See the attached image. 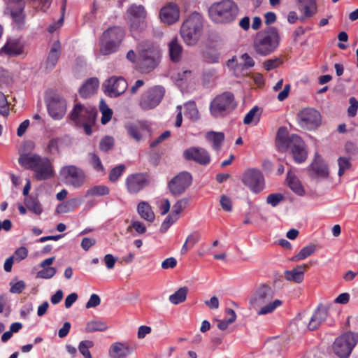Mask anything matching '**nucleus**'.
<instances>
[{
    "label": "nucleus",
    "instance_id": "obj_28",
    "mask_svg": "<svg viewBox=\"0 0 358 358\" xmlns=\"http://www.w3.org/2000/svg\"><path fill=\"white\" fill-rule=\"evenodd\" d=\"M130 353L129 346L120 342L113 343L108 350V355L112 358H124Z\"/></svg>",
    "mask_w": 358,
    "mask_h": 358
},
{
    "label": "nucleus",
    "instance_id": "obj_48",
    "mask_svg": "<svg viewBox=\"0 0 358 358\" xmlns=\"http://www.w3.org/2000/svg\"><path fill=\"white\" fill-rule=\"evenodd\" d=\"M114 138L106 136L99 143V149L103 152H108L113 148Z\"/></svg>",
    "mask_w": 358,
    "mask_h": 358
},
{
    "label": "nucleus",
    "instance_id": "obj_42",
    "mask_svg": "<svg viewBox=\"0 0 358 358\" xmlns=\"http://www.w3.org/2000/svg\"><path fill=\"white\" fill-rule=\"evenodd\" d=\"M62 138L59 137L51 138L47 145L45 149L46 152L50 155L55 154L59 155V145L62 143Z\"/></svg>",
    "mask_w": 358,
    "mask_h": 358
},
{
    "label": "nucleus",
    "instance_id": "obj_19",
    "mask_svg": "<svg viewBox=\"0 0 358 358\" xmlns=\"http://www.w3.org/2000/svg\"><path fill=\"white\" fill-rule=\"evenodd\" d=\"M149 184L148 177L143 173L129 175L125 180L127 190L130 194H137Z\"/></svg>",
    "mask_w": 358,
    "mask_h": 358
},
{
    "label": "nucleus",
    "instance_id": "obj_57",
    "mask_svg": "<svg viewBox=\"0 0 358 358\" xmlns=\"http://www.w3.org/2000/svg\"><path fill=\"white\" fill-rule=\"evenodd\" d=\"M282 61L280 58H275L273 59H268L263 63V66L266 71H271L276 67H278Z\"/></svg>",
    "mask_w": 358,
    "mask_h": 358
},
{
    "label": "nucleus",
    "instance_id": "obj_38",
    "mask_svg": "<svg viewBox=\"0 0 358 358\" xmlns=\"http://www.w3.org/2000/svg\"><path fill=\"white\" fill-rule=\"evenodd\" d=\"M188 294V288L182 287L179 288L174 294L169 296V301L171 303L177 305L185 301Z\"/></svg>",
    "mask_w": 358,
    "mask_h": 358
},
{
    "label": "nucleus",
    "instance_id": "obj_33",
    "mask_svg": "<svg viewBox=\"0 0 358 358\" xmlns=\"http://www.w3.org/2000/svg\"><path fill=\"white\" fill-rule=\"evenodd\" d=\"M82 203V200L78 198H73L59 204L57 207L58 213H66L73 211L78 206Z\"/></svg>",
    "mask_w": 358,
    "mask_h": 358
},
{
    "label": "nucleus",
    "instance_id": "obj_21",
    "mask_svg": "<svg viewBox=\"0 0 358 358\" xmlns=\"http://www.w3.org/2000/svg\"><path fill=\"white\" fill-rule=\"evenodd\" d=\"M161 21L167 25H171L179 20L180 8L178 6L173 2L167 3L164 6L159 12Z\"/></svg>",
    "mask_w": 358,
    "mask_h": 358
},
{
    "label": "nucleus",
    "instance_id": "obj_16",
    "mask_svg": "<svg viewBox=\"0 0 358 358\" xmlns=\"http://www.w3.org/2000/svg\"><path fill=\"white\" fill-rule=\"evenodd\" d=\"M96 114L95 108L85 107L80 103H77L69 114V117L78 125L85 122H95Z\"/></svg>",
    "mask_w": 358,
    "mask_h": 358
},
{
    "label": "nucleus",
    "instance_id": "obj_27",
    "mask_svg": "<svg viewBox=\"0 0 358 358\" xmlns=\"http://www.w3.org/2000/svg\"><path fill=\"white\" fill-rule=\"evenodd\" d=\"M99 81L96 78H90L80 87L79 94L81 97L87 98L93 95L97 90Z\"/></svg>",
    "mask_w": 358,
    "mask_h": 358
},
{
    "label": "nucleus",
    "instance_id": "obj_34",
    "mask_svg": "<svg viewBox=\"0 0 358 358\" xmlns=\"http://www.w3.org/2000/svg\"><path fill=\"white\" fill-rule=\"evenodd\" d=\"M145 130L148 132L150 131L148 128L141 122L131 124L127 127L128 134L136 141H139L141 139V133Z\"/></svg>",
    "mask_w": 358,
    "mask_h": 358
},
{
    "label": "nucleus",
    "instance_id": "obj_49",
    "mask_svg": "<svg viewBox=\"0 0 358 358\" xmlns=\"http://www.w3.org/2000/svg\"><path fill=\"white\" fill-rule=\"evenodd\" d=\"M199 239H200V236L197 232L192 233V234H189L187 236L186 241L185 242V243L182 245V253L185 254L188 250L187 243H189L191 245V246H193L199 242Z\"/></svg>",
    "mask_w": 358,
    "mask_h": 358
},
{
    "label": "nucleus",
    "instance_id": "obj_61",
    "mask_svg": "<svg viewBox=\"0 0 358 358\" xmlns=\"http://www.w3.org/2000/svg\"><path fill=\"white\" fill-rule=\"evenodd\" d=\"M28 255V250L25 247L17 248L14 253V257L18 262L24 259Z\"/></svg>",
    "mask_w": 358,
    "mask_h": 358
},
{
    "label": "nucleus",
    "instance_id": "obj_36",
    "mask_svg": "<svg viewBox=\"0 0 358 358\" xmlns=\"http://www.w3.org/2000/svg\"><path fill=\"white\" fill-rule=\"evenodd\" d=\"M287 182L290 189L299 195H302L304 192L303 186L297 177L291 171L287 173Z\"/></svg>",
    "mask_w": 358,
    "mask_h": 358
},
{
    "label": "nucleus",
    "instance_id": "obj_53",
    "mask_svg": "<svg viewBox=\"0 0 358 358\" xmlns=\"http://www.w3.org/2000/svg\"><path fill=\"white\" fill-rule=\"evenodd\" d=\"M339 170H338V176H342L345 170L350 169L351 167V164L348 159L345 157H339L338 159Z\"/></svg>",
    "mask_w": 358,
    "mask_h": 358
},
{
    "label": "nucleus",
    "instance_id": "obj_55",
    "mask_svg": "<svg viewBox=\"0 0 358 358\" xmlns=\"http://www.w3.org/2000/svg\"><path fill=\"white\" fill-rule=\"evenodd\" d=\"M10 292L14 294H20L25 288V282L23 280H19L16 282L11 281L10 282Z\"/></svg>",
    "mask_w": 358,
    "mask_h": 358
},
{
    "label": "nucleus",
    "instance_id": "obj_26",
    "mask_svg": "<svg viewBox=\"0 0 358 358\" xmlns=\"http://www.w3.org/2000/svg\"><path fill=\"white\" fill-rule=\"evenodd\" d=\"M310 169L317 177L326 178L329 176L328 166L318 154L315 155V159L310 165Z\"/></svg>",
    "mask_w": 358,
    "mask_h": 358
},
{
    "label": "nucleus",
    "instance_id": "obj_62",
    "mask_svg": "<svg viewBox=\"0 0 358 358\" xmlns=\"http://www.w3.org/2000/svg\"><path fill=\"white\" fill-rule=\"evenodd\" d=\"M101 303L100 297L96 294H92L90 296L89 301L87 302L85 307L86 308H91L98 306Z\"/></svg>",
    "mask_w": 358,
    "mask_h": 358
},
{
    "label": "nucleus",
    "instance_id": "obj_59",
    "mask_svg": "<svg viewBox=\"0 0 358 358\" xmlns=\"http://www.w3.org/2000/svg\"><path fill=\"white\" fill-rule=\"evenodd\" d=\"M349 102L350 105L348 109V115L350 117H355L358 109V101L355 97H351Z\"/></svg>",
    "mask_w": 358,
    "mask_h": 358
},
{
    "label": "nucleus",
    "instance_id": "obj_20",
    "mask_svg": "<svg viewBox=\"0 0 358 358\" xmlns=\"http://www.w3.org/2000/svg\"><path fill=\"white\" fill-rule=\"evenodd\" d=\"M104 92L110 97H117L123 94L127 87V83L122 77H111L104 85Z\"/></svg>",
    "mask_w": 358,
    "mask_h": 358
},
{
    "label": "nucleus",
    "instance_id": "obj_60",
    "mask_svg": "<svg viewBox=\"0 0 358 358\" xmlns=\"http://www.w3.org/2000/svg\"><path fill=\"white\" fill-rule=\"evenodd\" d=\"M134 229L138 234H144L146 231V227L144 224L140 221H132L131 225L128 227L129 229Z\"/></svg>",
    "mask_w": 358,
    "mask_h": 358
},
{
    "label": "nucleus",
    "instance_id": "obj_6",
    "mask_svg": "<svg viewBox=\"0 0 358 358\" xmlns=\"http://www.w3.org/2000/svg\"><path fill=\"white\" fill-rule=\"evenodd\" d=\"M279 42L280 35L278 29L274 27H269L257 34L253 48L257 54L267 56L278 48Z\"/></svg>",
    "mask_w": 358,
    "mask_h": 358
},
{
    "label": "nucleus",
    "instance_id": "obj_46",
    "mask_svg": "<svg viewBox=\"0 0 358 358\" xmlns=\"http://www.w3.org/2000/svg\"><path fill=\"white\" fill-rule=\"evenodd\" d=\"M125 170L124 164H120L111 169L109 173V180L112 182H115L118 180L119 178L122 175Z\"/></svg>",
    "mask_w": 358,
    "mask_h": 358
},
{
    "label": "nucleus",
    "instance_id": "obj_54",
    "mask_svg": "<svg viewBox=\"0 0 358 358\" xmlns=\"http://www.w3.org/2000/svg\"><path fill=\"white\" fill-rule=\"evenodd\" d=\"M56 273V269L54 267L44 268L37 273V277L44 279H48L53 277Z\"/></svg>",
    "mask_w": 358,
    "mask_h": 358
},
{
    "label": "nucleus",
    "instance_id": "obj_51",
    "mask_svg": "<svg viewBox=\"0 0 358 358\" xmlns=\"http://www.w3.org/2000/svg\"><path fill=\"white\" fill-rule=\"evenodd\" d=\"M178 219L175 217L172 213H170L162 222L160 227V232L166 233L170 228L171 224L176 222Z\"/></svg>",
    "mask_w": 358,
    "mask_h": 358
},
{
    "label": "nucleus",
    "instance_id": "obj_8",
    "mask_svg": "<svg viewBox=\"0 0 358 358\" xmlns=\"http://www.w3.org/2000/svg\"><path fill=\"white\" fill-rule=\"evenodd\" d=\"M236 107L234 94L226 92L217 96L210 103V113L215 117H223Z\"/></svg>",
    "mask_w": 358,
    "mask_h": 358
},
{
    "label": "nucleus",
    "instance_id": "obj_24",
    "mask_svg": "<svg viewBox=\"0 0 358 358\" xmlns=\"http://www.w3.org/2000/svg\"><path fill=\"white\" fill-rule=\"evenodd\" d=\"M23 52V48L20 42L15 39H9L0 49V55L16 57Z\"/></svg>",
    "mask_w": 358,
    "mask_h": 358
},
{
    "label": "nucleus",
    "instance_id": "obj_22",
    "mask_svg": "<svg viewBox=\"0 0 358 358\" xmlns=\"http://www.w3.org/2000/svg\"><path fill=\"white\" fill-rule=\"evenodd\" d=\"M183 156L186 160L194 161L196 163L206 166L210 162V157L208 152L203 148L191 147L185 150Z\"/></svg>",
    "mask_w": 358,
    "mask_h": 358
},
{
    "label": "nucleus",
    "instance_id": "obj_18",
    "mask_svg": "<svg viewBox=\"0 0 358 358\" xmlns=\"http://www.w3.org/2000/svg\"><path fill=\"white\" fill-rule=\"evenodd\" d=\"M299 125L307 129H314L321 124V115L320 113L310 108H304L298 114Z\"/></svg>",
    "mask_w": 358,
    "mask_h": 358
},
{
    "label": "nucleus",
    "instance_id": "obj_12",
    "mask_svg": "<svg viewBox=\"0 0 358 358\" xmlns=\"http://www.w3.org/2000/svg\"><path fill=\"white\" fill-rule=\"evenodd\" d=\"M358 341V334L347 332L336 339L333 349L340 357H348Z\"/></svg>",
    "mask_w": 358,
    "mask_h": 358
},
{
    "label": "nucleus",
    "instance_id": "obj_7",
    "mask_svg": "<svg viewBox=\"0 0 358 358\" xmlns=\"http://www.w3.org/2000/svg\"><path fill=\"white\" fill-rule=\"evenodd\" d=\"M238 6L231 0H224L211 5L209 15L217 22L224 23L233 21L238 14Z\"/></svg>",
    "mask_w": 358,
    "mask_h": 358
},
{
    "label": "nucleus",
    "instance_id": "obj_9",
    "mask_svg": "<svg viewBox=\"0 0 358 358\" xmlns=\"http://www.w3.org/2000/svg\"><path fill=\"white\" fill-rule=\"evenodd\" d=\"M139 64L138 67L142 73H149L156 66L155 57L156 48L153 43L143 42L138 45Z\"/></svg>",
    "mask_w": 358,
    "mask_h": 358
},
{
    "label": "nucleus",
    "instance_id": "obj_41",
    "mask_svg": "<svg viewBox=\"0 0 358 358\" xmlns=\"http://www.w3.org/2000/svg\"><path fill=\"white\" fill-rule=\"evenodd\" d=\"M99 110L102 114L101 119V124H106L111 120L113 116V110L108 107V106L103 99L100 101Z\"/></svg>",
    "mask_w": 358,
    "mask_h": 358
},
{
    "label": "nucleus",
    "instance_id": "obj_37",
    "mask_svg": "<svg viewBox=\"0 0 358 358\" xmlns=\"http://www.w3.org/2000/svg\"><path fill=\"white\" fill-rule=\"evenodd\" d=\"M24 204L27 208L35 213L36 215H41L43 212V208L36 197L29 196L25 198Z\"/></svg>",
    "mask_w": 358,
    "mask_h": 358
},
{
    "label": "nucleus",
    "instance_id": "obj_2",
    "mask_svg": "<svg viewBox=\"0 0 358 358\" xmlns=\"http://www.w3.org/2000/svg\"><path fill=\"white\" fill-rule=\"evenodd\" d=\"M275 145L280 151L289 150L296 163L303 162L307 158L308 153L303 140L296 134L288 136V131L285 127H282L278 129Z\"/></svg>",
    "mask_w": 358,
    "mask_h": 358
},
{
    "label": "nucleus",
    "instance_id": "obj_13",
    "mask_svg": "<svg viewBox=\"0 0 358 358\" xmlns=\"http://www.w3.org/2000/svg\"><path fill=\"white\" fill-rule=\"evenodd\" d=\"M59 175L65 184L75 188L80 187L85 180V174L83 170L74 165L63 166L59 171Z\"/></svg>",
    "mask_w": 358,
    "mask_h": 358
},
{
    "label": "nucleus",
    "instance_id": "obj_25",
    "mask_svg": "<svg viewBox=\"0 0 358 358\" xmlns=\"http://www.w3.org/2000/svg\"><path fill=\"white\" fill-rule=\"evenodd\" d=\"M308 265H299L292 270H287L284 272V278L285 280L294 283H301L304 279V273Z\"/></svg>",
    "mask_w": 358,
    "mask_h": 358
},
{
    "label": "nucleus",
    "instance_id": "obj_50",
    "mask_svg": "<svg viewBox=\"0 0 358 358\" xmlns=\"http://www.w3.org/2000/svg\"><path fill=\"white\" fill-rule=\"evenodd\" d=\"M9 104L6 95L0 92V114L3 117L9 115Z\"/></svg>",
    "mask_w": 358,
    "mask_h": 358
},
{
    "label": "nucleus",
    "instance_id": "obj_52",
    "mask_svg": "<svg viewBox=\"0 0 358 358\" xmlns=\"http://www.w3.org/2000/svg\"><path fill=\"white\" fill-rule=\"evenodd\" d=\"M90 164L96 171H103L104 168L102 165L99 157L95 153H90Z\"/></svg>",
    "mask_w": 358,
    "mask_h": 358
},
{
    "label": "nucleus",
    "instance_id": "obj_32",
    "mask_svg": "<svg viewBox=\"0 0 358 358\" xmlns=\"http://www.w3.org/2000/svg\"><path fill=\"white\" fill-rule=\"evenodd\" d=\"M208 142L212 143L213 148L215 151H220L224 140V134L222 132L208 131L206 134Z\"/></svg>",
    "mask_w": 358,
    "mask_h": 358
},
{
    "label": "nucleus",
    "instance_id": "obj_58",
    "mask_svg": "<svg viewBox=\"0 0 358 358\" xmlns=\"http://www.w3.org/2000/svg\"><path fill=\"white\" fill-rule=\"evenodd\" d=\"M283 200V196L281 194H271L268 196L266 201L273 206H277Z\"/></svg>",
    "mask_w": 358,
    "mask_h": 358
},
{
    "label": "nucleus",
    "instance_id": "obj_56",
    "mask_svg": "<svg viewBox=\"0 0 358 358\" xmlns=\"http://www.w3.org/2000/svg\"><path fill=\"white\" fill-rule=\"evenodd\" d=\"M35 148V143L32 141H28L24 143L22 149L19 151V157L23 154H34L32 151Z\"/></svg>",
    "mask_w": 358,
    "mask_h": 358
},
{
    "label": "nucleus",
    "instance_id": "obj_11",
    "mask_svg": "<svg viewBox=\"0 0 358 358\" xmlns=\"http://www.w3.org/2000/svg\"><path fill=\"white\" fill-rule=\"evenodd\" d=\"M131 31H141L147 27V12L143 5L131 4L127 10Z\"/></svg>",
    "mask_w": 358,
    "mask_h": 358
},
{
    "label": "nucleus",
    "instance_id": "obj_39",
    "mask_svg": "<svg viewBox=\"0 0 358 358\" xmlns=\"http://www.w3.org/2000/svg\"><path fill=\"white\" fill-rule=\"evenodd\" d=\"M108 329L107 324L101 320H91L85 327V331L92 333L95 331H104Z\"/></svg>",
    "mask_w": 358,
    "mask_h": 358
},
{
    "label": "nucleus",
    "instance_id": "obj_47",
    "mask_svg": "<svg viewBox=\"0 0 358 358\" xmlns=\"http://www.w3.org/2000/svg\"><path fill=\"white\" fill-rule=\"evenodd\" d=\"M185 108L187 109L186 115L191 119L196 120L199 118V113L194 101L188 102L185 104Z\"/></svg>",
    "mask_w": 358,
    "mask_h": 358
},
{
    "label": "nucleus",
    "instance_id": "obj_5",
    "mask_svg": "<svg viewBox=\"0 0 358 358\" xmlns=\"http://www.w3.org/2000/svg\"><path fill=\"white\" fill-rule=\"evenodd\" d=\"M125 37V31L120 26H113L106 29L99 38V52L108 56L118 51Z\"/></svg>",
    "mask_w": 358,
    "mask_h": 358
},
{
    "label": "nucleus",
    "instance_id": "obj_23",
    "mask_svg": "<svg viewBox=\"0 0 358 358\" xmlns=\"http://www.w3.org/2000/svg\"><path fill=\"white\" fill-rule=\"evenodd\" d=\"M140 106L143 110L153 109L157 106V88L152 87L145 92L141 98Z\"/></svg>",
    "mask_w": 358,
    "mask_h": 358
},
{
    "label": "nucleus",
    "instance_id": "obj_17",
    "mask_svg": "<svg viewBox=\"0 0 358 358\" xmlns=\"http://www.w3.org/2000/svg\"><path fill=\"white\" fill-rule=\"evenodd\" d=\"M242 182L255 194L259 193L264 189V178L262 172L257 169L247 170L243 176Z\"/></svg>",
    "mask_w": 358,
    "mask_h": 358
},
{
    "label": "nucleus",
    "instance_id": "obj_10",
    "mask_svg": "<svg viewBox=\"0 0 358 358\" xmlns=\"http://www.w3.org/2000/svg\"><path fill=\"white\" fill-rule=\"evenodd\" d=\"M327 317V309L323 306H319L311 316L299 314L296 322L299 327H306L309 331H314L319 328Z\"/></svg>",
    "mask_w": 358,
    "mask_h": 358
},
{
    "label": "nucleus",
    "instance_id": "obj_45",
    "mask_svg": "<svg viewBox=\"0 0 358 358\" xmlns=\"http://www.w3.org/2000/svg\"><path fill=\"white\" fill-rule=\"evenodd\" d=\"M94 346V342L90 340L83 341L79 343L78 350L85 358H92L89 348Z\"/></svg>",
    "mask_w": 358,
    "mask_h": 358
},
{
    "label": "nucleus",
    "instance_id": "obj_64",
    "mask_svg": "<svg viewBox=\"0 0 358 358\" xmlns=\"http://www.w3.org/2000/svg\"><path fill=\"white\" fill-rule=\"evenodd\" d=\"M96 240L94 238H83L81 241V247L82 248L87 251L91 247L96 244Z\"/></svg>",
    "mask_w": 358,
    "mask_h": 358
},
{
    "label": "nucleus",
    "instance_id": "obj_40",
    "mask_svg": "<svg viewBox=\"0 0 358 358\" xmlns=\"http://www.w3.org/2000/svg\"><path fill=\"white\" fill-rule=\"evenodd\" d=\"M316 248L317 246L315 244H310L303 248L296 255L292 257V260L296 262L310 257L315 253Z\"/></svg>",
    "mask_w": 358,
    "mask_h": 358
},
{
    "label": "nucleus",
    "instance_id": "obj_3",
    "mask_svg": "<svg viewBox=\"0 0 358 358\" xmlns=\"http://www.w3.org/2000/svg\"><path fill=\"white\" fill-rule=\"evenodd\" d=\"M274 294L273 289L268 284H260L250 297V304L253 308H260L259 315L270 314L282 304L280 299L273 301Z\"/></svg>",
    "mask_w": 358,
    "mask_h": 358
},
{
    "label": "nucleus",
    "instance_id": "obj_4",
    "mask_svg": "<svg viewBox=\"0 0 358 358\" xmlns=\"http://www.w3.org/2000/svg\"><path fill=\"white\" fill-rule=\"evenodd\" d=\"M203 28V19L197 12L190 14L182 22L180 34L184 43L187 45L193 46L199 42Z\"/></svg>",
    "mask_w": 358,
    "mask_h": 358
},
{
    "label": "nucleus",
    "instance_id": "obj_63",
    "mask_svg": "<svg viewBox=\"0 0 358 358\" xmlns=\"http://www.w3.org/2000/svg\"><path fill=\"white\" fill-rule=\"evenodd\" d=\"M220 205L222 208L226 211H231L232 209V203L231 199L225 196L222 195L220 198Z\"/></svg>",
    "mask_w": 358,
    "mask_h": 358
},
{
    "label": "nucleus",
    "instance_id": "obj_43",
    "mask_svg": "<svg viewBox=\"0 0 358 358\" xmlns=\"http://www.w3.org/2000/svg\"><path fill=\"white\" fill-rule=\"evenodd\" d=\"M189 203V199L187 198H182L179 199L172 208L171 213L178 219L179 218L180 214L187 208Z\"/></svg>",
    "mask_w": 358,
    "mask_h": 358
},
{
    "label": "nucleus",
    "instance_id": "obj_29",
    "mask_svg": "<svg viewBox=\"0 0 358 358\" xmlns=\"http://www.w3.org/2000/svg\"><path fill=\"white\" fill-rule=\"evenodd\" d=\"M61 55V43L55 41L52 44L46 60V69L52 70L56 66Z\"/></svg>",
    "mask_w": 358,
    "mask_h": 358
},
{
    "label": "nucleus",
    "instance_id": "obj_15",
    "mask_svg": "<svg viewBox=\"0 0 358 358\" xmlns=\"http://www.w3.org/2000/svg\"><path fill=\"white\" fill-rule=\"evenodd\" d=\"M192 176L187 171H182L174 176L168 183L170 192L174 196L182 194L192 185Z\"/></svg>",
    "mask_w": 358,
    "mask_h": 358
},
{
    "label": "nucleus",
    "instance_id": "obj_14",
    "mask_svg": "<svg viewBox=\"0 0 358 358\" xmlns=\"http://www.w3.org/2000/svg\"><path fill=\"white\" fill-rule=\"evenodd\" d=\"M45 104L49 115L55 120L64 117L66 112V100L58 94H52L45 99Z\"/></svg>",
    "mask_w": 358,
    "mask_h": 358
},
{
    "label": "nucleus",
    "instance_id": "obj_44",
    "mask_svg": "<svg viewBox=\"0 0 358 358\" xmlns=\"http://www.w3.org/2000/svg\"><path fill=\"white\" fill-rule=\"evenodd\" d=\"M110 192L109 188L106 185H96L89 189L86 192V196H104Z\"/></svg>",
    "mask_w": 358,
    "mask_h": 358
},
{
    "label": "nucleus",
    "instance_id": "obj_31",
    "mask_svg": "<svg viewBox=\"0 0 358 358\" xmlns=\"http://www.w3.org/2000/svg\"><path fill=\"white\" fill-rule=\"evenodd\" d=\"M137 212L142 219L148 222H153L155 219V215L152 207L146 201H141L138 203Z\"/></svg>",
    "mask_w": 358,
    "mask_h": 358
},
{
    "label": "nucleus",
    "instance_id": "obj_35",
    "mask_svg": "<svg viewBox=\"0 0 358 358\" xmlns=\"http://www.w3.org/2000/svg\"><path fill=\"white\" fill-rule=\"evenodd\" d=\"M182 52V47L178 43L176 38H173L169 43V55L173 62L180 61Z\"/></svg>",
    "mask_w": 358,
    "mask_h": 358
},
{
    "label": "nucleus",
    "instance_id": "obj_1",
    "mask_svg": "<svg viewBox=\"0 0 358 358\" xmlns=\"http://www.w3.org/2000/svg\"><path fill=\"white\" fill-rule=\"evenodd\" d=\"M19 164L24 169L31 170L34 178L38 180L51 179L55 176V171L50 159L38 154H23L18 158Z\"/></svg>",
    "mask_w": 358,
    "mask_h": 358
},
{
    "label": "nucleus",
    "instance_id": "obj_30",
    "mask_svg": "<svg viewBox=\"0 0 358 358\" xmlns=\"http://www.w3.org/2000/svg\"><path fill=\"white\" fill-rule=\"evenodd\" d=\"M24 6L25 3H21L20 6L10 9V16L15 23V26L18 29H22L25 23Z\"/></svg>",
    "mask_w": 358,
    "mask_h": 358
}]
</instances>
